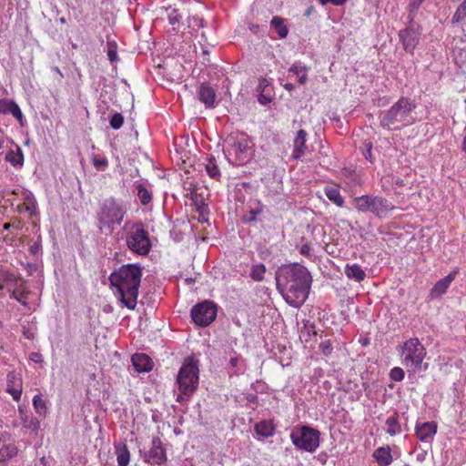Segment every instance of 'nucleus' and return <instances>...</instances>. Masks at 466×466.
<instances>
[{"label": "nucleus", "mask_w": 466, "mask_h": 466, "mask_svg": "<svg viewBox=\"0 0 466 466\" xmlns=\"http://www.w3.org/2000/svg\"><path fill=\"white\" fill-rule=\"evenodd\" d=\"M276 280L278 289L289 305L299 308L306 301L312 281L306 267L299 263L283 265Z\"/></svg>", "instance_id": "obj_1"}, {"label": "nucleus", "mask_w": 466, "mask_h": 466, "mask_svg": "<svg viewBox=\"0 0 466 466\" xmlns=\"http://www.w3.org/2000/svg\"><path fill=\"white\" fill-rule=\"evenodd\" d=\"M142 268L137 264H126L109 276L114 294L128 309H135L141 283Z\"/></svg>", "instance_id": "obj_2"}, {"label": "nucleus", "mask_w": 466, "mask_h": 466, "mask_svg": "<svg viewBox=\"0 0 466 466\" xmlns=\"http://www.w3.org/2000/svg\"><path fill=\"white\" fill-rule=\"evenodd\" d=\"M415 108V104L407 97L400 98L387 110L380 118V125L387 129H400L409 126L412 121L409 118Z\"/></svg>", "instance_id": "obj_3"}, {"label": "nucleus", "mask_w": 466, "mask_h": 466, "mask_svg": "<svg viewBox=\"0 0 466 466\" xmlns=\"http://www.w3.org/2000/svg\"><path fill=\"white\" fill-rule=\"evenodd\" d=\"M400 354L407 371L416 373L421 370L427 351L418 338H410L400 347Z\"/></svg>", "instance_id": "obj_4"}, {"label": "nucleus", "mask_w": 466, "mask_h": 466, "mask_svg": "<svg viewBox=\"0 0 466 466\" xmlns=\"http://www.w3.org/2000/svg\"><path fill=\"white\" fill-rule=\"evenodd\" d=\"M354 208L360 212H370L379 218L385 217L388 212L393 209V206L388 199L372 195H363L353 199Z\"/></svg>", "instance_id": "obj_5"}, {"label": "nucleus", "mask_w": 466, "mask_h": 466, "mask_svg": "<svg viewBox=\"0 0 466 466\" xmlns=\"http://www.w3.org/2000/svg\"><path fill=\"white\" fill-rule=\"evenodd\" d=\"M320 433L308 425L295 428L290 433L291 442L299 450L314 452L319 446Z\"/></svg>", "instance_id": "obj_6"}, {"label": "nucleus", "mask_w": 466, "mask_h": 466, "mask_svg": "<svg viewBox=\"0 0 466 466\" xmlns=\"http://www.w3.org/2000/svg\"><path fill=\"white\" fill-rule=\"evenodd\" d=\"M177 381L180 393L184 396H191L198 385V368L190 362L184 364L177 374Z\"/></svg>", "instance_id": "obj_7"}, {"label": "nucleus", "mask_w": 466, "mask_h": 466, "mask_svg": "<svg viewBox=\"0 0 466 466\" xmlns=\"http://www.w3.org/2000/svg\"><path fill=\"white\" fill-rule=\"evenodd\" d=\"M126 241L129 250L140 256H147L152 248L149 234L141 224L136 225Z\"/></svg>", "instance_id": "obj_8"}, {"label": "nucleus", "mask_w": 466, "mask_h": 466, "mask_svg": "<svg viewBox=\"0 0 466 466\" xmlns=\"http://www.w3.org/2000/svg\"><path fill=\"white\" fill-rule=\"evenodd\" d=\"M125 215L122 207L115 200L105 201L99 213L100 228L113 229L115 225H120Z\"/></svg>", "instance_id": "obj_9"}, {"label": "nucleus", "mask_w": 466, "mask_h": 466, "mask_svg": "<svg viewBox=\"0 0 466 466\" xmlns=\"http://www.w3.org/2000/svg\"><path fill=\"white\" fill-rule=\"evenodd\" d=\"M229 154L234 153L239 164L246 160L247 153L250 150L251 140L243 132H232L225 140Z\"/></svg>", "instance_id": "obj_10"}, {"label": "nucleus", "mask_w": 466, "mask_h": 466, "mask_svg": "<svg viewBox=\"0 0 466 466\" xmlns=\"http://www.w3.org/2000/svg\"><path fill=\"white\" fill-rule=\"evenodd\" d=\"M217 316V306L215 303L205 300L193 307L191 318L193 321L200 326L207 327L214 321Z\"/></svg>", "instance_id": "obj_11"}, {"label": "nucleus", "mask_w": 466, "mask_h": 466, "mask_svg": "<svg viewBox=\"0 0 466 466\" xmlns=\"http://www.w3.org/2000/svg\"><path fill=\"white\" fill-rule=\"evenodd\" d=\"M144 462L151 465H163L167 461V451L159 436L152 439V446L142 454Z\"/></svg>", "instance_id": "obj_12"}, {"label": "nucleus", "mask_w": 466, "mask_h": 466, "mask_svg": "<svg viewBox=\"0 0 466 466\" xmlns=\"http://www.w3.org/2000/svg\"><path fill=\"white\" fill-rule=\"evenodd\" d=\"M420 36V27L415 23L410 24L406 28L400 30L399 37L402 43L405 51L413 54L414 49L419 44Z\"/></svg>", "instance_id": "obj_13"}, {"label": "nucleus", "mask_w": 466, "mask_h": 466, "mask_svg": "<svg viewBox=\"0 0 466 466\" xmlns=\"http://www.w3.org/2000/svg\"><path fill=\"white\" fill-rule=\"evenodd\" d=\"M6 391L13 397L15 401H19L23 392L22 376L15 371L7 374Z\"/></svg>", "instance_id": "obj_14"}, {"label": "nucleus", "mask_w": 466, "mask_h": 466, "mask_svg": "<svg viewBox=\"0 0 466 466\" xmlns=\"http://www.w3.org/2000/svg\"><path fill=\"white\" fill-rule=\"evenodd\" d=\"M457 274L458 269L452 270L448 274V276L437 281L430 291V299H435L445 294L451 282L455 279Z\"/></svg>", "instance_id": "obj_15"}, {"label": "nucleus", "mask_w": 466, "mask_h": 466, "mask_svg": "<svg viewBox=\"0 0 466 466\" xmlns=\"http://www.w3.org/2000/svg\"><path fill=\"white\" fill-rule=\"evenodd\" d=\"M438 430V424L435 421L417 422L415 425V434L420 441H428L432 439Z\"/></svg>", "instance_id": "obj_16"}, {"label": "nucleus", "mask_w": 466, "mask_h": 466, "mask_svg": "<svg viewBox=\"0 0 466 466\" xmlns=\"http://www.w3.org/2000/svg\"><path fill=\"white\" fill-rule=\"evenodd\" d=\"M307 132L304 129H300L297 132V135L293 140V152L292 157L296 160L300 159L306 153L308 147L307 142Z\"/></svg>", "instance_id": "obj_17"}, {"label": "nucleus", "mask_w": 466, "mask_h": 466, "mask_svg": "<svg viewBox=\"0 0 466 466\" xmlns=\"http://www.w3.org/2000/svg\"><path fill=\"white\" fill-rule=\"evenodd\" d=\"M131 361L135 370L138 373L148 372L154 367L152 360L145 353L134 354L131 358Z\"/></svg>", "instance_id": "obj_18"}, {"label": "nucleus", "mask_w": 466, "mask_h": 466, "mask_svg": "<svg viewBox=\"0 0 466 466\" xmlns=\"http://www.w3.org/2000/svg\"><path fill=\"white\" fill-rule=\"evenodd\" d=\"M379 466H390L393 461V455L390 445L377 448L372 454Z\"/></svg>", "instance_id": "obj_19"}, {"label": "nucleus", "mask_w": 466, "mask_h": 466, "mask_svg": "<svg viewBox=\"0 0 466 466\" xmlns=\"http://www.w3.org/2000/svg\"><path fill=\"white\" fill-rule=\"evenodd\" d=\"M198 99L206 107H214L216 100V92L208 83H202L198 92Z\"/></svg>", "instance_id": "obj_20"}, {"label": "nucleus", "mask_w": 466, "mask_h": 466, "mask_svg": "<svg viewBox=\"0 0 466 466\" xmlns=\"http://www.w3.org/2000/svg\"><path fill=\"white\" fill-rule=\"evenodd\" d=\"M255 432L262 437L268 438L275 434L276 427L272 420H261L254 427Z\"/></svg>", "instance_id": "obj_21"}, {"label": "nucleus", "mask_w": 466, "mask_h": 466, "mask_svg": "<svg viewBox=\"0 0 466 466\" xmlns=\"http://www.w3.org/2000/svg\"><path fill=\"white\" fill-rule=\"evenodd\" d=\"M14 167L21 168L24 165V154L20 147L16 146L15 149H11L5 157Z\"/></svg>", "instance_id": "obj_22"}, {"label": "nucleus", "mask_w": 466, "mask_h": 466, "mask_svg": "<svg viewBox=\"0 0 466 466\" xmlns=\"http://www.w3.org/2000/svg\"><path fill=\"white\" fill-rule=\"evenodd\" d=\"M386 432L390 436H395L401 432V425L399 421V414L394 412L391 416H390L386 421Z\"/></svg>", "instance_id": "obj_23"}, {"label": "nucleus", "mask_w": 466, "mask_h": 466, "mask_svg": "<svg viewBox=\"0 0 466 466\" xmlns=\"http://www.w3.org/2000/svg\"><path fill=\"white\" fill-rule=\"evenodd\" d=\"M18 454V448L15 443H9L0 448V463L6 462Z\"/></svg>", "instance_id": "obj_24"}, {"label": "nucleus", "mask_w": 466, "mask_h": 466, "mask_svg": "<svg viewBox=\"0 0 466 466\" xmlns=\"http://www.w3.org/2000/svg\"><path fill=\"white\" fill-rule=\"evenodd\" d=\"M345 274L349 279H355L358 282L362 281L366 277L365 271L358 264L347 265Z\"/></svg>", "instance_id": "obj_25"}, {"label": "nucleus", "mask_w": 466, "mask_h": 466, "mask_svg": "<svg viewBox=\"0 0 466 466\" xmlns=\"http://www.w3.org/2000/svg\"><path fill=\"white\" fill-rule=\"evenodd\" d=\"M324 192L329 201H331L333 204L339 208L343 207L344 198L341 196L340 191L338 187H326Z\"/></svg>", "instance_id": "obj_26"}, {"label": "nucleus", "mask_w": 466, "mask_h": 466, "mask_svg": "<svg viewBox=\"0 0 466 466\" xmlns=\"http://www.w3.org/2000/svg\"><path fill=\"white\" fill-rule=\"evenodd\" d=\"M205 170L210 178L217 181L220 180L221 172L214 157H210L207 159V163L205 164Z\"/></svg>", "instance_id": "obj_27"}, {"label": "nucleus", "mask_w": 466, "mask_h": 466, "mask_svg": "<svg viewBox=\"0 0 466 466\" xmlns=\"http://www.w3.org/2000/svg\"><path fill=\"white\" fill-rule=\"evenodd\" d=\"M271 26L276 30L279 38H286L289 29L285 25V20L280 16H273L270 22Z\"/></svg>", "instance_id": "obj_28"}, {"label": "nucleus", "mask_w": 466, "mask_h": 466, "mask_svg": "<svg viewBox=\"0 0 466 466\" xmlns=\"http://www.w3.org/2000/svg\"><path fill=\"white\" fill-rule=\"evenodd\" d=\"M27 295L25 291V286L23 281H20L17 286L13 289L11 297L16 299L23 305H27Z\"/></svg>", "instance_id": "obj_29"}, {"label": "nucleus", "mask_w": 466, "mask_h": 466, "mask_svg": "<svg viewBox=\"0 0 466 466\" xmlns=\"http://www.w3.org/2000/svg\"><path fill=\"white\" fill-rule=\"evenodd\" d=\"M289 72L298 76V82L300 85H304L307 82L308 68L305 66H302L300 63L292 65L289 68Z\"/></svg>", "instance_id": "obj_30"}, {"label": "nucleus", "mask_w": 466, "mask_h": 466, "mask_svg": "<svg viewBox=\"0 0 466 466\" xmlns=\"http://www.w3.org/2000/svg\"><path fill=\"white\" fill-rule=\"evenodd\" d=\"M14 282H17L15 275L9 270L0 268V290L8 288Z\"/></svg>", "instance_id": "obj_31"}, {"label": "nucleus", "mask_w": 466, "mask_h": 466, "mask_svg": "<svg viewBox=\"0 0 466 466\" xmlns=\"http://www.w3.org/2000/svg\"><path fill=\"white\" fill-rule=\"evenodd\" d=\"M116 460L118 466H127L130 460V453L127 445L116 448Z\"/></svg>", "instance_id": "obj_32"}, {"label": "nucleus", "mask_w": 466, "mask_h": 466, "mask_svg": "<svg viewBox=\"0 0 466 466\" xmlns=\"http://www.w3.org/2000/svg\"><path fill=\"white\" fill-rule=\"evenodd\" d=\"M137 189L140 203L143 206L148 205L152 201V193L143 184H138Z\"/></svg>", "instance_id": "obj_33"}, {"label": "nucleus", "mask_w": 466, "mask_h": 466, "mask_svg": "<svg viewBox=\"0 0 466 466\" xmlns=\"http://www.w3.org/2000/svg\"><path fill=\"white\" fill-rule=\"evenodd\" d=\"M266 273V267L259 263L253 265L250 271V278L255 281H262Z\"/></svg>", "instance_id": "obj_34"}, {"label": "nucleus", "mask_w": 466, "mask_h": 466, "mask_svg": "<svg viewBox=\"0 0 466 466\" xmlns=\"http://www.w3.org/2000/svg\"><path fill=\"white\" fill-rule=\"evenodd\" d=\"M33 406L39 415H46L47 410L46 400L40 395H35L33 398Z\"/></svg>", "instance_id": "obj_35"}, {"label": "nucleus", "mask_w": 466, "mask_h": 466, "mask_svg": "<svg viewBox=\"0 0 466 466\" xmlns=\"http://www.w3.org/2000/svg\"><path fill=\"white\" fill-rule=\"evenodd\" d=\"M107 56L111 63L117 60V45L116 41H107Z\"/></svg>", "instance_id": "obj_36"}, {"label": "nucleus", "mask_w": 466, "mask_h": 466, "mask_svg": "<svg viewBox=\"0 0 466 466\" xmlns=\"http://www.w3.org/2000/svg\"><path fill=\"white\" fill-rule=\"evenodd\" d=\"M25 223L18 218H14L10 222L5 223L3 225V228L5 230H9L10 228L15 230H21L24 228Z\"/></svg>", "instance_id": "obj_37"}, {"label": "nucleus", "mask_w": 466, "mask_h": 466, "mask_svg": "<svg viewBox=\"0 0 466 466\" xmlns=\"http://www.w3.org/2000/svg\"><path fill=\"white\" fill-rule=\"evenodd\" d=\"M405 372L400 367H394L390 371V378L394 381H401L404 379Z\"/></svg>", "instance_id": "obj_38"}, {"label": "nucleus", "mask_w": 466, "mask_h": 466, "mask_svg": "<svg viewBox=\"0 0 466 466\" xmlns=\"http://www.w3.org/2000/svg\"><path fill=\"white\" fill-rule=\"evenodd\" d=\"M109 123L113 129H119L124 124V117L121 114L116 113L112 116Z\"/></svg>", "instance_id": "obj_39"}, {"label": "nucleus", "mask_w": 466, "mask_h": 466, "mask_svg": "<svg viewBox=\"0 0 466 466\" xmlns=\"http://www.w3.org/2000/svg\"><path fill=\"white\" fill-rule=\"evenodd\" d=\"M464 17H466V9L461 5H460L451 18V22L453 24L458 23Z\"/></svg>", "instance_id": "obj_40"}, {"label": "nucleus", "mask_w": 466, "mask_h": 466, "mask_svg": "<svg viewBox=\"0 0 466 466\" xmlns=\"http://www.w3.org/2000/svg\"><path fill=\"white\" fill-rule=\"evenodd\" d=\"M319 350L325 356H329L332 353L333 347L329 339L324 340L319 344Z\"/></svg>", "instance_id": "obj_41"}, {"label": "nucleus", "mask_w": 466, "mask_h": 466, "mask_svg": "<svg viewBox=\"0 0 466 466\" xmlns=\"http://www.w3.org/2000/svg\"><path fill=\"white\" fill-rule=\"evenodd\" d=\"M92 163L94 167L98 170H105L108 166V161L106 157L103 158H92Z\"/></svg>", "instance_id": "obj_42"}, {"label": "nucleus", "mask_w": 466, "mask_h": 466, "mask_svg": "<svg viewBox=\"0 0 466 466\" xmlns=\"http://www.w3.org/2000/svg\"><path fill=\"white\" fill-rule=\"evenodd\" d=\"M14 101L7 99H0V114H9Z\"/></svg>", "instance_id": "obj_43"}, {"label": "nucleus", "mask_w": 466, "mask_h": 466, "mask_svg": "<svg viewBox=\"0 0 466 466\" xmlns=\"http://www.w3.org/2000/svg\"><path fill=\"white\" fill-rule=\"evenodd\" d=\"M9 114L13 115V116H15L22 124L23 114L19 106L15 102H14Z\"/></svg>", "instance_id": "obj_44"}, {"label": "nucleus", "mask_w": 466, "mask_h": 466, "mask_svg": "<svg viewBox=\"0 0 466 466\" xmlns=\"http://www.w3.org/2000/svg\"><path fill=\"white\" fill-rule=\"evenodd\" d=\"M16 211L20 214L29 213L30 216L33 215L31 204L28 202H23V203L17 205Z\"/></svg>", "instance_id": "obj_45"}, {"label": "nucleus", "mask_w": 466, "mask_h": 466, "mask_svg": "<svg viewBox=\"0 0 466 466\" xmlns=\"http://www.w3.org/2000/svg\"><path fill=\"white\" fill-rule=\"evenodd\" d=\"M299 253L309 259H312L313 258V255L311 254V248L309 243H305L300 247Z\"/></svg>", "instance_id": "obj_46"}, {"label": "nucleus", "mask_w": 466, "mask_h": 466, "mask_svg": "<svg viewBox=\"0 0 466 466\" xmlns=\"http://www.w3.org/2000/svg\"><path fill=\"white\" fill-rule=\"evenodd\" d=\"M180 20V15L176 9H172L168 13V22L170 25H176Z\"/></svg>", "instance_id": "obj_47"}, {"label": "nucleus", "mask_w": 466, "mask_h": 466, "mask_svg": "<svg viewBox=\"0 0 466 466\" xmlns=\"http://www.w3.org/2000/svg\"><path fill=\"white\" fill-rule=\"evenodd\" d=\"M366 151L364 152V157L367 160H369L370 163L373 162V157L371 153L372 145L370 143H365Z\"/></svg>", "instance_id": "obj_48"}, {"label": "nucleus", "mask_w": 466, "mask_h": 466, "mask_svg": "<svg viewBox=\"0 0 466 466\" xmlns=\"http://www.w3.org/2000/svg\"><path fill=\"white\" fill-rule=\"evenodd\" d=\"M321 5H326L327 4H332L333 5H342L347 0H319Z\"/></svg>", "instance_id": "obj_49"}, {"label": "nucleus", "mask_w": 466, "mask_h": 466, "mask_svg": "<svg viewBox=\"0 0 466 466\" xmlns=\"http://www.w3.org/2000/svg\"><path fill=\"white\" fill-rule=\"evenodd\" d=\"M29 359L36 363H40L43 361L42 355L38 352H32L29 356Z\"/></svg>", "instance_id": "obj_50"}, {"label": "nucleus", "mask_w": 466, "mask_h": 466, "mask_svg": "<svg viewBox=\"0 0 466 466\" xmlns=\"http://www.w3.org/2000/svg\"><path fill=\"white\" fill-rule=\"evenodd\" d=\"M242 360H243L242 357L240 355H238V356L231 358L229 360V363H230L231 367L236 368L238 365V363Z\"/></svg>", "instance_id": "obj_51"}, {"label": "nucleus", "mask_w": 466, "mask_h": 466, "mask_svg": "<svg viewBox=\"0 0 466 466\" xmlns=\"http://www.w3.org/2000/svg\"><path fill=\"white\" fill-rule=\"evenodd\" d=\"M422 3H423V0H411L410 3V5L413 9H418Z\"/></svg>", "instance_id": "obj_52"}, {"label": "nucleus", "mask_w": 466, "mask_h": 466, "mask_svg": "<svg viewBox=\"0 0 466 466\" xmlns=\"http://www.w3.org/2000/svg\"><path fill=\"white\" fill-rule=\"evenodd\" d=\"M315 11V8L313 5H310L307 8V10L304 13L305 16H309L313 12Z\"/></svg>", "instance_id": "obj_53"}, {"label": "nucleus", "mask_w": 466, "mask_h": 466, "mask_svg": "<svg viewBox=\"0 0 466 466\" xmlns=\"http://www.w3.org/2000/svg\"><path fill=\"white\" fill-rule=\"evenodd\" d=\"M250 214H251V218H249V220H250V221H254V220H256V217H257V215H258V214H259V210H254V209H252V210L250 211Z\"/></svg>", "instance_id": "obj_54"}, {"label": "nucleus", "mask_w": 466, "mask_h": 466, "mask_svg": "<svg viewBox=\"0 0 466 466\" xmlns=\"http://www.w3.org/2000/svg\"><path fill=\"white\" fill-rule=\"evenodd\" d=\"M284 88L289 91H292L294 89V85L291 83H287L284 85Z\"/></svg>", "instance_id": "obj_55"}, {"label": "nucleus", "mask_w": 466, "mask_h": 466, "mask_svg": "<svg viewBox=\"0 0 466 466\" xmlns=\"http://www.w3.org/2000/svg\"><path fill=\"white\" fill-rule=\"evenodd\" d=\"M4 240L6 242V243H12V241L14 240V238H11L9 237L8 235L5 236L4 237Z\"/></svg>", "instance_id": "obj_56"}, {"label": "nucleus", "mask_w": 466, "mask_h": 466, "mask_svg": "<svg viewBox=\"0 0 466 466\" xmlns=\"http://www.w3.org/2000/svg\"><path fill=\"white\" fill-rule=\"evenodd\" d=\"M462 149L466 153V136L464 137L462 141Z\"/></svg>", "instance_id": "obj_57"}, {"label": "nucleus", "mask_w": 466, "mask_h": 466, "mask_svg": "<svg viewBox=\"0 0 466 466\" xmlns=\"http://www.w3.org/2000/svg\"><path fill=\"white\" fill-rule=\"evenodd\" d=\"M182 395H183V394L181 393L180 395H178V396H177V401H178V402H181V401H182V400H183V396H182Z\"/></svg>", "instance_id": "obj_58"}, {"label": "nucleus", "mask_w": 466, "mask_h": 466, "mask_svg": "<svg viewBox=\"0 0 466 466\" xmlns=\"http://www.w3.org/2000/svg\"><path fill=\"white\" fill-rule=\"evenodd\" d=\"M40 461L45 465V464H46V458H45V457H42V458L40 459Z\"/></svg>", "instance_id": "obj_59"}, {"label": "nucleus", "mask_w": 466, "mask_h": 466, "mask_svg": "<svg viewBox=\"0 0 466 466\" xmlns=\"http://www.w3.org/2000/svg\"><path fill=\"white\" fill-rule=\"evenodd\" d=\"M461 5L466 9V0H463V2Z\"/></svg>", "instance_id": "obj_60"}, {"label": "nucleus", "mask_w": 466, "mask_h": 466, "mask_svg": "<svg viewBox=\"0 0 466 466\" xmlns=\"http://www.w3.org/2000/svg\"><path fill=\"white\" fill-rule=\"evenodd\" d=\"M396 183H397V184H400V185H402V180L398 179V180L396 181Z\"/></svg>", "instance_id": "obj_61"}, {"label": "nucleus", "mask_w": 466, "mask_h": 466, "mask_svg": "<svg viewBox=\"0 0 466 466\" xmlns=\"http://www.w3.org/2000/svg\"><path fill=\"white\" fill-rule=\"evenodd\" d=\"M25 335L27 337V339H30V333H27V334H26V333L25 332Z\"/></svg>", "instance_id": "obj_62"}, {"label": "nucleus", "mask_w": 466, "mask_h": 466, "mask_svg": "<svg viewBox=\"0 0 466 466\" xmlns=\"http://www.w3.org/2000/svg\"><path fill=\"white\" fill-rule=\"evenodd\" d=\"M25 335L27 337V339H30V333H27V334H26V333L25 332Z\"/></svg>", "instance_id": "obj_63"}, {"label": "nucleus", "mask_w": 466, "mask_h": 466, "mask_svg": "<svg viewBox=\"0 0 466 466\" xmlns=\"http://www.w3.org/2000/svg\"><path fill=\"white\" fill-rule=\"evenodd\" d=\"M38 424H39V423H38V421L36 420V421H35V428L38 426Z\"/></svg>", "instance_id": "obj_64"}]
</instances>
